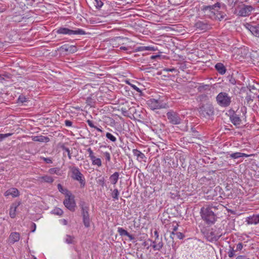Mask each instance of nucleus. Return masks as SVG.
<instances>
[{
    "mask_svg": "<svg viewBox=\"0 0 259 259\" xmlns=\"http://www.w3.org/2000/svg\"><path fill=\"white\" fill-rule=\"evenodd\" d=\"M220 3H217L212 6H203L201 7V10L212 19L221 21L225 18L226 15L220 10Z\"/></svg>",
    "mask_w": 259,
    "mask_h": 259,
    "instance_id": "f257e3e1",
    "label": "nucleus"
},
{
    "mask_svg": "<svg viewBox=\"0 0 259 259\" xmlns=\"http://www.w3.org/2000/svg\"><path fill=\"white\" fill-rule=\"evenodd\" d=\"M200 213L203 220L208 225L213 224L217 221V216L214 211L207 205L201 208Z\"/></svg>",
    "mask_w": 259,
    "mask_h": 259,
    "instance_id": "f03ea898",
    "label": "nucleus"
},
{
    "mask_svg": "<svg viewBox=\"0 0 259 259\" xmlns=\"http://www.w3.org/2000/svg\"><path fill=\"white\" fill-rule=\"evenodd\" d=\"M69 169L71 178L74 180L78 181L81 187H84L85 185V181L79 169L75 166H70Z\"/></svg>",
    "mask_w": 259,
    "mask_h": 259,
    "instance_id": "7ed1b4c3",
    "label": "nucleus"
},
{
    "mask_svg": "<svg viewBox=\"0 0 259 259\" xmlns=\"http://www.w3.org/2000/svg\"><path fill=\"white\" fill-rule=\"evenodd\" d=\"M198 111L200 115L204 117H209L213 114V108L210 102L202 104L200 106Z\"/></svg>",
    "mask_w": 259,
    "mask_h": 259,
    "instance_id": "20e7f679",
    "label": "nucleus"
},
{
    "mask_svg": "<svg viewBox=\"0 0 259 259\" xmlns=\"http://www.w3.org/2000/svg\"><path fill=\"white\" fill-rule=\"evenodd\" d=\"M253 10L252 6L242 4L235 8L234 13L239 16L246 17L249 16Z\"/></svg>",
    "mask_w": 259,
    "mask_h": 259,
    "instance_id": "39448f33",
    "label": "nucleus"
},
{
    "mask_svg": "<svg viewBox=\"0 0 259 259\" xmlns=\"http://www.w3.org/2000/svg\"><path fill=\"white\" fill-rule=\"evenodd\" d=\"M80 206L81 209V214L84 225L85 227L88 228L90 226V219L89 214V207L84 202L80 203Z\"/></svg>",
    "mask_w": 259,
    "mask_h": 259,
    "instance_id": "423d86ee",
    "label": "nucleus"
},
{
    "mask_svg": "<svg viewBox=\"0 0 259 259\" xmlns=\"http://www.w3.org/2000/svg\"><path fill=\"white\" fill-rule=\"evenodd\" d=\"M57 34H64V35H83L85 34L84 31L80 29H77L75 30H73L67 28L60 27L56 30Z\"/></svg>",
    "mask_w": 259,
    "mask_h": 259,
    "instance_id": "0eeeda50",
    "label": "nucleus"
},
{
    "mask_svg": "<svg viewBox=\"0 0 259 259\" xmlns=\"http://www.w3.org/2000/svg\"><path fill=\"white\" fill-rule=\"evenodd\" d=\"M63 203L65 207L71 211H74L76 207V202L74 200V196L72 193L65 196Z\"/></svg>",
    "mask_w": 259,
    "mask_h": 259,
    "instance_id": "6e6552de",
    "label": "nucleus"
},
{
    "mask_svg": "<svg viewBox=\"0 0 259 259\" xmlns=\"http://www.w3.org/2000/svg\"><path fill=\"white\" fill-rule=\"evenodd\" d=\"M218 103L221 106L227 107L231 102V98L226 93H220L217 97Z\"/></svg>",
    "mask_w": 259,
    "mask_h": 259,
    "instance_id": "1a4fd4ad",
    "label": "nucleus"
},
{
    "mask_svg": "<svg viewBox=\"0 0 259 259\" xmlns=\"http://www.w3.org/2000/svg\"><path fill=\"white\" fill-rule=\"evenodd\" d=\"M147 104L152 110L161 109L164 107L162 100L159 99H150L147 101Z\"/></svg>",
    "mask_w": 259,
    "mask_h": 259,
    "instance_id": "9d476101",
    "label": "nucleus"
},
{
    "mask_svg": "<svg viewBox=\"0 0 259 259\" xmlns=\"http://www.w3.org/2000/svg\"><path fill=\"white\" fill-rule=\"evenodd\" d=\"M167 117L169 122L174 124H178L181 122V119L177 113L173 112H168Z\"/></svg>",
    "mask_w": 259,
    "mask_h": 259,
    "instance_id": "9b49d317",
    "label": "nucleus"
},
{
    "mask_svg": "<svg viewBox=\"0 0 259 259\" xmlns=\"http://www.w3.org/2000/svg\"><path fill=\"white\" fill-rule=\"evenodd\" d=\"M134 155L136 157V159L140 162H146L147 157L145 154L141 152L140 150L134 149L132 150Z\"/></svg>",
    "mask_w": 259,
    "mask_h": 259,
    "instance_id": "f8f14e48",
    "label": "nucleus"
},
{
    "mask_svg": "<svg viewBox=\"0 0 259 259\" xmlns=\"http://www.w3.org/2000/svg\"><path fill=\"white\" fill-rule=\"evenodd\" d=\"M20 238V234L18 232H12L8 239L9 244H14L15 242H18Z\"/></svg>",
    "mask_w": 259,
    "mask_h": 259,
    "instance_id": "ddd939ff",
    "label": "nucleus"
},
{
    "mask_svg": "<svg viewBox=\"0 0 259 259\" xmlns=\"http://www.w3.org/2000/svg\"><path fill=\"white\" fill-rule=\"evenodd\" d=\"M20 202H15L11 204L9 209L10 217L14 219L16 216V211L18 207L20 205Z\"/></svg>",
    "mask_w": 259,
    "mask_h": 259,
    "instance_id": "4468645a",
    "label": "nucleus"
},
{
    "mask_svg": "<svg viewBox=\"0 0 259 259\" xmlns=\"http://www.w3.org/2000/svg\"><path fill=\"white\" fill-rule=\"evenodd\" d=\"M4 195L6 197L12 196L13 197H17L19 196V191L17 188H11L5 192Z\"/></svg>",
    "mask_w": 259,
    "mask_h": 259,
    "instance_id": "2eb2a0df",
    "label": "nucleus"
},
{
    "mask_svg": "<svg viewBox=\"0 0 259 259\" xmlns=\"http://www.w3.org/2000/svg\"><path fill=\"white\" fill-rule=\"evenodd\" d=\"M230 119L232 123L234 124L236 127H239L241 125L242 123V120L236 114L232 115L230 117Z\"/></svg>",
    "mask_w": 259,
    "mask_h": 259,
    "instance_id": "dca6fc26",
    "label": "nucleus"
},
{
    "mask_svg": "<svg viewBox=\"0 0 259 259\" xmlns=\"http://www.w3.org/2000/svg\"><path fill=\"white\" fill-rule=\"evenodd\" d=\"M117 232L121 236H126L128 237L130 241H132L135 239L134 237L132 235H131L126 230H124L122 228H118Z\"/></svg>",
    "mask_w": 259,
    "mask_h": 259,
    "instance_id": "f3484780",
    "label": "nucleus"
},
{
    "mask_svg": "<svg viewBox=\"0 0 259 259\" xmlns=\"http://www.w3.org/2000/svg\"><path fill=\"white\" fill-rule=\"evenodd\" d=\"M252 155V154H247L244 153L235 152L231 154L229 157L232 159H235L242 157H249Z\"/></svg>",
    "mask_w": 259,
    "mask_h": 259,
    "instance_id": "a211bd4d",
    "label": "nucleus"
},
{
    "mask_svg": "<svg viewBox=\"0 0 259 259\" xmlns=\"http://www.w3.org/2000/svg\"><path fill=\"white\" fill-rule=\"evenodd\" d=\"M153 248L155 250H160L163 247V243L162 240H155L152 242V244Z\"/></svg>",
    "mask_w": 259,
    "mask_h": 259,
    "instance_id": "6ab92c4d",
    "label": "nucleus"
},
{
    "mask_svg": "<svg viewBox=\"0 0 259 259\" xmlns=\"http://www.w3.org/2000/svg\"><path fill=\"white\" fill-rule=\"evenodd\" d=\"M38 180L41 183L45 182L49 184H51L54 182V179L53 177L48 175H44L41 177H39L38 178Z\"/></svg>",
    "mask_w": 259,
    "mask_h": 259,
    "instance_id": "aec40b11",
    "label": "nucleus"
},
{
    "mask_svg": "<svg viewBox=\"0 0 259 259\" xmlns=\"http://www.w3.org/2000/svg\"><path fill=\"white\" fill-rule=\"evenodd\" d=\"M247 222L249 224H257L259 223V215H253L248 217Z\"/></svg>",
    "mask_w": 259,
    "mask_h": 259,
    "instance_id": "412c9836",
    "label": "nucleus"
},
{
    "mask_svg": "<svg viewBox=\"0 0 259 259\" xmlns=\"http://www.w3.org/2000/svg\"><path fill=\"white\" fill-rule=\"evenodd\" d=\"M248 29L253 35L259 37V24L254 26L250 25Z\"/></svg>",
    "mask_w": 259,
    "mask_h": 259,
    "instance_id": "4be33fe9",
    "label": "nucleus"
},
{
    "mask_svg": "<svg viewBox=\"0 0 259 259\" xmlns=\"http://www.w3.org/2000/svg\"><path fill=\"white\" fill-rule=\"evenodd\" d=\"M215 68L218 72L222 75L224 74L226 72V68L225 66L221 63H218L216 64L215 65Z\"/></svg>",
    "mask_w": 259,
    "mask_h": 259,
    "instance_id": "5701e85b",
    "label": "nucleus"
},
{
    "mask_svg": "<svg viewBox=\"0 0 259 259\" xmlns=\"http://www.w3.org/2000/svg\"><path fill=\"white\" fill-rule=\"evenodd\" d=\"M119 174L118 172H115L109 177V181L112 185H116L119 179Z\"/></svg>",
    "mask_w": 259,
    "mask_h": 259,
    "instance_id": "b1692460",
    "label": "nucleus"
},
{
    "mask_svg": "<svg viewBox=\"0 0 259 259\" xmlns=\"http://www.w3.org/2000/svg\"><path fill=\"white\" fill-rule=\"evenodd\" d=\"M32 140L35 142L47 143L50 141V139L47 137H45L43 136H37L32 137Z\"/></svg>",
    "mask_w": 259,
    "mask_h": 259,
    "instance_id": "393cba45",
    "label": "nucleus"
},
{
    "mask_svg": "<svg viewBox=\"0 0 259 259\" xmlns=\"http://www.w3.org/2000/svg\"><path fill=\"white\" fill-rule=\"evenodd\" d=\"M197 100L201 102V105L202 104H206L207 102H210L209 97L205 94H202L198 97Z\"/></svg>",
    "mask_w": 259,
    "mask_h": 259,
    "instance_id": "a878e982",
    "label": "nucleus"
},
{
    "mask_svg": "<svg viewBox=\"0 0 259 259\" xmlns=\"http://www.w3.org/2000/svg\"><path fill=\"white\" fill-rule=\"evenodd\" d=\"M207 206L208 207H210L211 210H213L215 213L217 210L222 209L224 208V206L221 204L211 203Z\"/></svg>",
    "mask_w": 259,
    "mask_h": 259,
    "instance_id": "bb28decb",
    "label": "nucleus"
},
{
    "mask_svg": "<svg viewBox=\"0 0 259 259\" xmlns=\"http://www.w3.org/2000/svg\"><path fill=\"white\" fill-rule=\"evenodd\" d=\"M57 187L59 191L61 193L64 194L65 197L69 195V193H71L67 189L64 188L60 184H58Z\"/></svg>",
    "mask_w": 259,
    "mask_h": 259,
    "instance_id": "cd10ccee",
    "label": "nucleus"
},
{
    "mask_svg": "<svg viewBox=\"0 0 259 259\" xmlns=\"http://www.w3.org/2000/svg\"><path fill=\"white\" fill-rule=\"evenodd\" d=\"M49 172L50 174H56L58 176H61L62 175V172L60 170V168L59 167H55L51 168L49 169Z\"/></svg>",
    "mask_w": 259,
    "mask_h": 259,
    "instance_id": "c85d7f7f",
    "label": "nucleus"
},
{
    "mask_svg": "<svg viewBox=\"0 0 259 259\" xmlns=\"http://www.w3.org/2000/svg\"><path fill=\"white\" fill-rule=\"evenodd\" d=\"M92 164L100 167L102 165V161L100 158L94 157V159H91Z\"/></svg>",
    "mask_w": 259,
    "mask_h": 259,
    "instance_id": "c756f323",
    "label": "nucleus"
},
{
    "mask_svg": "<svg viewBox=\"0 0 259 259\" xmlns=\"http://www.w3.org/2000/svg\"><path fill=\"white\" fill-rule=\"evenodd\" d=\"M119 192L117 188H115L111 193V196L114 200H117L119 199Z\"/></svg>",
    "mask_w": 259,
    "mask_h": 259,
    "instance_id": "7c9ffc66",
    "label": "nucleus"
},
{
    "mask_svg": "<svg viewBox=\"0 0 259 259\" xmlns=\"http://www.w3.org/2000/svg\"><path fill=\"white\" fill-rule=\"evenodd\" d=\"M65 241L68 244H74L75 243L74 237L72 236L67 235L65 238Z\"/></svg>",
    "mask_w": 259,
    "mask_h": 259,
    "instance_id": "2f4dec72",
    "label": "nucleus"
},
{
    "mask_svg": "<svg viewBox=\"0 0 259 259\" xmlns=\"http://www.w3.org/2000/svg\"><path fill=\"white\" fill-rule=\"evenodd\" d=\"M87 122L88 123L89 126L90 127H92V128H94L95 129H96L97 131H98V132H100L101 133H102L103 132V131L102 130L101 128L95 126L93 121L92 120H87Z\"/></svg>",
    "mask_w": 259,
    "mask_h": 259,
    "instance_id": "473e14b6",
    "label": "nucleus"
},
{
    "mask_svg": "<svg viewBox=\"0 0 259 259\" xmlns=\"http://www.w3.org/2000/svg\"><path fill=\"white\" fill-rule=\"evenodd\" d=\"M106 137L113 142H115L116 141V137L110 133H106Z\"/></svg>",
    "mask_w": 259,
    "mask_h": 259,
    "instance_id": "72a5a7b5",
    "label": "nucleus"
},
{
    "mask_svg": "<svg viewBox=\"0 0 259 259\" xmlns=\"http://www.w3.org/2000/svg\"><path fill=\"white\" fill-rule=\"evenodd\" d=\"M53 213L58 215H62L63 213V210L59 208H55L53 210Z\"/></svg>",
    "mask_w": 259,
    "mask_h": 259,
    "instance_id": "f704fd0d",
    "label": "nucleus"
},
{
    "mask_svg": "<svg viewBox=\"0 0 259 259\" xmlns=\"http://www.w3.org/2000/svg\"><path fill=\"white\" fill-rule=\"evenodd\" d=\"M172 231L171 232V234L175 235V232H176L178 228L179 225L177 222H173L172 224Z\"/></svg>",
    "mask_w": 259,
    "mask_h": 259,
    "instance_id": "c9c22d12",
    "label": "nucleus"
},
{
    "mask_svg": "<svg viewBox=\"0 0 259 259\" xmlns=\"http://www.w3.org/2000/svg\"><path fill=\"white\" fill-rule=\"evenodd\" d=\"M126 83L129 84L134 90L138 92H141L140 89L137 87L136 85L131 83L129 81H126Z\"/></svg>",
    "mask_w": 259,
    "mask_h": 259,
    "instance_id": "e433bc0d",
    "label": "nucleus"
},
{
    "mask_svg": "<svg viewBox=\"0 0 259 259\" xmlns=\"http://www.w3.org/2000/svg\"><path fill=\"white\" fill-rule=\"evenodd\" d=\"M236 250H235L233 248L231 247H230V249H229V250L228 252V256L229 257H232L234 256L235 255V251Z\"/></svg>",
    "mask_w": 259,
    "mask_h": 259,
    "instance_id": "4c0bfd02",
    "label": "nucleus"
},
{
    "mask_svg": "<svg viewBox=\"0 0 259 259\" xmlns=\"http://www.w3.org/2000/svg\"><path fill=\"white\" fill-rule=\"evenodd\" d=\"M87 151L89 154V157L90 158V159L91 160L92 159H94V157L95 156L94 155V153L93 150H92V149L91 148H88L87 149Z\"/></svg>",
    "mask_w": 259,
    "mask_h": 259,
    "instance_id": "58836bf2",
    "label": "nucleus"
},
{
    "mask_svg": "<svg viewBox=\"0 0 259 259\" xmlns=\"http://www.w3.org/2000/svg\"><path fill=\"white\" fill-rule=\"evenodd\" d=\"M94 5L97 8H101L103 6V3L100 0H94Z\"/></svg>",
    "mask_w": 259,
    "mask_h": 259,
    "instance_id": "ea45409f",
    "label": "nucleus"
},
{
    "mask_svg": "<svg viewBox=\"0 0 259 259\" xmlns=\"http://www.w3.org/2000/svg\"><path fill=\"white\" fill-rule=\"evenodd\" d=\"M68 50H68V52L72 53L75 52L77 51V48L74 46L69 45Z\"/></svg>",
    "mask_w": 259,
    "mask_h": 259,
    "instance_id": "a19ab883",
    "label": "nucleus"
},
{
    "mask_svg": "<svg viewBox=\"0 0 259 259\" xmlns=\"http://www.w3.org/2000/svg\"><path fill=\"white\" fill-rule=\"evenodd\" d=\"M12 135L11 133H8L5 134H0V142L3 140L5 138H6Z\"/></svg>",
    "mask_w": 259,
    "mask_h": 259,
    "instance_id": "79ce46f5",
    "label": "nucleus"
},
{
    "mask_svg": "<svg viewBox=\"0 0 259 259\" xmlns=\"http://www.w3.org/2000/svg\"><path fill=\"white\" fill-rule=\"evenodd\" d=\"M97 183L101 186L103 187L105 185V179L104 177H102L97 180Z\"/></svg>",
    "mask_w": 259,
    "mask_h": 259,
    "instance_id": "37998d69",
    "label": "nucleus"
},
{
    "mask_svg": "<svg viewBox=\"0 0 259 259\" xmlns=\"http://www.w3.org/2000/svg\"><path fill=\"white\" fill-rule=\"evenodd\" d=\"M207 89H209V86L208 85H201L198 88V90L199 92H201L203 90H206Z\"/></svg>",
    "mask_w": 259,
    "mask_h": 259,
    "instance_id": "c03bdc74",
    "label": "nucleus"
},
{
    "mask_svg": "<svg viewBox=\"0 0 259 259\" xmlns=\"http://www.w3.org/2000/svg\"><path fill=\"white\" fill-rule=\"evenodd\" d=\"M69 45H68V44H65V45H64L62 46L61 47L60 49H61L62 50H63V51H65V52H68V50H68V49H69Z\"/></svg>",
    "mask_w": 259,
    "mask_h": 259,
    "instance_id": "a18cd8bd",
    "label": "nucleus"
},
{
    "mask_svg": "<svg viewBox=\"0 0 259 259\" xmlns=\"http://www.w3.org/2000/svg\"><path fill=\"white\" fill-rule=\"evenodd\" d=\"M104 155L106 157V159L107 161H110L111 159L110 154L108 152H105L104 153Z\"/></svg>",
    "mask_w": 259,
    "mask_h": 259,
    "instance_id": "49530a36",
    "label": "nucleus"
},
{
    "mask_svg": "<svg viewBox=\"0 0 259 259\" xmlns=\"http://www.w3.org/2000/svg\"><path fill=\"white\" fill-rule=\"evenodd\" d=\"M47 163H52L53 162L51 158L41 157Z\"/></svg>",
    "mask_w": 259,
    "mask_h": 259,
    "instance_id": "de8ad7c7",
    "label": "nucleus"
},
{
    "mask_svg": "<svg viewBox=\"0 0 259 259\" xmlns=\"http://www.w3.org/2000/svg\"><path fill=\"white\" fill-rule=\"evenodd\" d=\"M175 234L177 235V238L180 239H182L184 237L183 234L181 232L176 233Z\"/></svg>",
    "mask_w": 259,
    "mask_h": 259,
    "instance_id": "09e8293b",
    "label": "nucleus"
},
{
    "mask_svg": "<svg viewBox=\"0 0 259 259\" xmlns=\"http://www.w3.org/2000/svg\"><path fill=\"white\" fill-rule=\"evenodd\" d=\"M243 246L242 243H239L237 245L236 251L242 250V248H243Z\"/></svg>",
    "mask_w": 259,
    "mask_h": 259,
    "instance_id": "8fccbe9b",
    "label": "nucleus"
},
{
    "mask_svg": "<svg viewBox=\"0 0 259 259\" xmlns=\"http://www.w3.org/2000/svg\"><path fill=\"white\" fill-rule=\"evenodd\" d=\"M146 46H141L137 48V51H146Z\"/></svg>",
    "mask_w": 259,
    "mask_h": 259,
    "instance_id": "3c124183",
    "label": "nucleus"
},
{
    "mask_svg": "<svg viewBox=\"0 0 259 259\" xmlns=\"http://www.w3.org/2000/svg\"><path fill=\"white\" fill-rule=\"evenodd\" d=\"M146 51H154L156 50L155 48L152 46H146Z\"/></svg>",
    "mask_w": 259,
    "mask_h": 259,
    "instance_id": "603ef678",
    "label": "nucleus"
},
{
    "mask_svg": "<svg viewBox=\"0 0 259 259\" xmlns=\"http://www.w3.org/2000/svg\"><path fill=\"white\" fill-rule=\"evenodd\" d=\"M65 124L66 126H71L72 124V123L70 120H66L65 121Z\"/></svg>",
    "mask_w": 259,
    "mask_h": 259,
    "instance_id": "864d4df0",
    "label": "nucleus"
},
{
    "mask_svg": "<svg viewBox=\"0 0 259 259\" xmlns=\"http://www.w3.org/2000/svg\"><path fill=\"white\" fill-rule=\"evenodd\" d=\"M60 223L63 225H67L68 224L67 221L65 219H62L60 220Z\"/></svg>",
    "mask_w": 259,
    "mask_h": 259,
    "instance_id": "5fc2aeb1",
    "label": "nucleus"
},
{
    "mask_svg": "<svg viewBox=\"0 0 259 259\" xmlns=\"http://www.w3.org/2000/svg\"><path fill=\"white\" fill-rule=\"evenodd\" d=\"M236 259H249V258L244 255H239L236 258Z\"/></svg>",
    "mask_w": 259,
    "mask_h": 259,
    "instance_id": "6e6d98bb",
    "label": "nucleus"
},
{
    "mask_svg": "<svg viewBox=\"0 0 259 259\" xmlns=\"http://www.w3.org/2000/svg\"><path fill=\"white\" fill-rule=\"evenodd\" d=\"M154 235L155 236V240H159V239H160L159 238V235H158V233L157 231L155 230L154 232Z\"/></svg>",
    "mask_w": 259,
    "mask_h": 259,
    "instance_id": "4d7b16f0",
    "label": "nucleus"
},
{
    "mask_svg": "<svg viewBox=\"0 0 259 259\" xmlns=\"http://www.w3.org/2000/svg\"><path fill=\"white\" fill-rule=\"evenodd\" d=\"M208 180L207 179L206 177H203L200 179L201 183L202 182H205V181Z\"/></svg>",
    "mask_w": 259,
    "mask_h": 259,
    "instance_id": "13d9d810",
    "label": "nucleus"
},
{
    "mask_svg": "<svg viewBox=\"0 0 259 259\" xmlns=\"http://www.w3.org/2000/svg\"><path fill=\"white\" fill-rule=\"evenodd\" d=\"M174 70H175L174 68L169 69L166 70V71H169V72H173Z\"/></svg>",
    "mask_w": 259,
    "mask_h": 259,
    "instance_id": "bf43d9fd",
    "label": "nucleus"
},
{
    "mask_svg": "<svg viewBox=\"0 0 259 259\" xmlns=\"http://www.w3.org/2000/svg\"><path fill=\"white\" fill-rule=\"evenodd\" d=\"M65 150L67 152L68 154L69 153H70V150H69V149L68 148H65Z\"/></svg>",
    "mask_w": 259,
    "mask_h": 259,
    "instance_id": "052dcab7",
    "label": "nucleus"
},
{
    "mask_svg": "<svg viewBox=\"0 0 259 259\" xmlns=\"http://www.w3.org/2000/svg\"><path fill=\"white\" fill-rule=\"evenodd\" d=\"M120 49H122V50H127V48H125V47H120Z\"/></svg>",
    "mask_w": 259,
    "mask_h": 259,
    "instance_id": "680f3d73",
    "label": "nucleus"
},
{
    "mask_svg": "<svg viewBox=\"0 0 259 259\" xmlns=\"http://www.w3.org/2000/svg\"><path fill=\"white\" fill-rule=\"evenodd\" d=\"M68 158L70 159L71 158V156L70 153L68 154Z\"/></svg>",
    "mask_w": 259,
    "mask_h": 259,
    "instance_id": "e2e57ef3",
    "label": "nucleus"
},
{
    "mask_svg": "<svg viewBox=\"0 0 259 259\" xmlns=\"http://www.w3.org/2000/svg\"><path fill=\"white\" fill-rule=\"evenodd\" d=\"M156 57H157V56H152L151 57V58L153 59H155Z\"/></svg>",
    "mask_w": 259,
    "mask_h": 259,
    "instance_id": "0e129e2a",
    "label": "nucleus"
},
{
    "mask_svg": "<svg viewBox=\"0 0 259 259\" xmlns=\"http://www.w3.org/2000/svg\"><path fill=\"white\" fill-rule=\"evenodd\" d=\"M79 107H76V108H75V109H79Z\"/></svg>",
    "mask_w": 259,
    "mask_h": 259,
    "instance_id": "69168bd1",
    "label": "nucleus"
},
{
    "mask_svg": "<svg viewBox=\"0 0 259 259\" xmlns=\"http://www.w3.org/2000/svg\"><path fill=\"white\" fill-rule=\"evenodd\" d=\"M33 225L34 226V227L35 228V224L33 223Z\"/></svg>",
    "mask_w": 259,
    "mask_h": 259,
    "instance_id": "338daca9",
    "label": "nucleus"
},
{
    "mask_svg": "<svg viewBox=\"0 0 259 259\" xmlns=\"http://www.w3.org/2000/svg\"><path fill=\"white\" fill-rule=\"evenodd\" d=\"M258 98L259 99V95L258 96Z\"/></svg>",
    "mask_w": 259,
    "mask_h": 259,
    "instance_id": "774afa93",
    "label": "nucleus"
}]
</instances>
